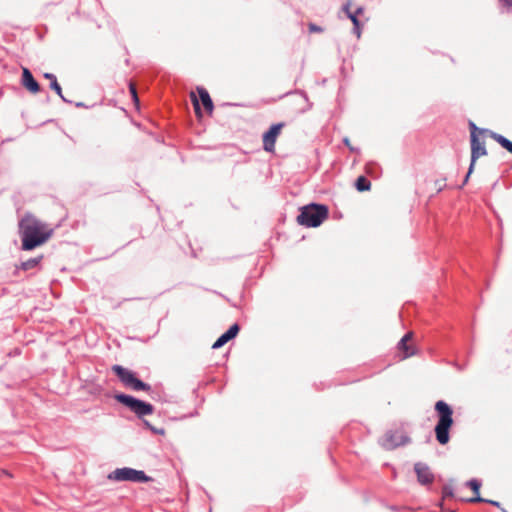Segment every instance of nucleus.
<instances>
[{"label": "nucleus", "instance_id": "nucleus-8", "mask_svg": "<svg viewBox=\"0 0 512 512\" xmlns=\"http://www.w3.org/2000/svg\"><path fill=\"white\" fill-rule=\"evenodd\" d=\"M408 442V437L404 435L402 432H389L387 433L382 441L381 444L386 449H394L400 445H404Z\"/></svg>", "mask_w": 512, "mask_h": 512}, {"label": "nucleus", "instance_id": "nucleus-16", "mask_svg": "<svg viewBox=\"0 0 512 512\" xmlns=\"http://www.w3.org/2000/svg\"><path fill=\"white\" fill-rule=\"evenodd\" d=\"M467 486H469L472 489V491L475 493V497L471 498L469 501H471V502L486 501V499L481 498L479 495L481 483L478 480L472 479V480L468 481Z\"/></svg>", "mask_w": 512, "mask_h": 512}, {"label": "nucleus", "instance_id": "nucleus-7", "mask_svg": "<svg viewBox=\"0 0 512 512\" xmlns=\"http://www.w3.org/2000/svg\"><path fill=\"white\" fill-rule=\"evenodd\" d=\"M113 371L116 375L121 379V381L128 387L134 390H147L149 386L137 379L135 375L128 369L123 368L122 366L115 365L113 366Z\"/></svg>", "mask_w": 512, "mask_h": 512}, {"label": "nucleus", "instance_id": "nucleus-5", "mask_svg": "<svg viewBox=\"0 0 512 512\" xmlns=\"http://www.w3.org/2000/svg\"><path fill=\"white\" fill-rule=\"evenodd\" d=\"M115 398L120 403L129 407L138 416L149 415L153 412V407L151 404L146 403L141 400H138L132 396L125 395V394H118L115 396Z\"/></svg>", "mask_w": 512, "mask_h": 512}, {"label": "nucleus", "instance_id": "nucleus-6", "mask_svg": "<svg viewBox=\"0 0 512 512\" xmlns=\"http://www.w3.org/2000/svg\"><path fill=\"white\" fill-rule=\"evenodd\" d=\"M471 128V163L465 178V182L468 180L469 176L473 172L476 160L479 157L486 155L487 153L484 143L481 142L476 135V126L473 123H471Z\"/></svg>", "mask_w": 512, "mask_h": 512}, {"label": "nucleus", "instance_id": "nucleus-20", "mask_svg": "<svg viewBox=\"0 0 512 512\" xmlns=\"http://www.w3.org/2000/svg\"><path fill=\"white\" fill-rule=\"evenodd\" d=\"M38 262H39L38 259H30V260L22 263V268L24 270L31 269V268L35 267L38 264Z\"/></svg>", "mask_w": 512, "mask_h": 512}, {"label": "nucleus", "instance_id": "nucleus-13", "mask_svg": "<svg viewBox=\"0 0 512 512\" xmlns=\"http://www.w3.org/2000/svg\"><path fill=\"white\" fill-rule=\"evenodd\" d=\"M412 339V333H407L399 342L398 348L403 354V358H408L415 354L414 347L408 345V341Z\"/></svg>", "mask_w": 512, "mask_h": 512}, {"label": "nucleus", "instance_id": "nucleus-21", "mask_svg": "<svg viewBox=\"0 0 512 512\" xmlns=\"http://www.w3.org/2000/svg\"><path fill=\"white\" fill-rule=\"evenodd\" d=\"M191 100L193 102V105H194V108H195V112L198 116H200L201 114V110H200V105H199V101L195 95V93H191Z\"/></svg>", "mask_w": 512, "mask_h": 512}, {"label": "nucleus", "instance_id": "nucleus-18", "mask_svg": "<svg viewBox=\"0 0 512 512\" xmlns=\"http://www.w3.org/2000/svg\"><path fill=\"white\" fill-rule=\"evenodd\" d=\"M44 77L50 81L51 89H53L64 101H66L62 94V89L57 81L56 76L52 73H45Z\"/></svg>", "mask_w": 512, "mask_h": 512}, {"label": "nucleus", "instance_id": "nucleus-27", "mask_svg": "<svg viewBox=\"0 0 512 512\" xmlns=\"http://www.w3.org/2000/svg\"><path fill=\"white\" fill-rule=\"evenodd\" d=\"M485 502L490 503V504H492V505H494V506H499V502H496V501H492V500H487V499H486V501H485Z\"/></svg>", "mask_w": 512, "mask_h": 512}, {"label": "nucleus", "instance_id": "nucleus-23", "mask_svg": "<svg viewBox=\"0 0 512 512\" xmlns=\"http://www.w3.org/2000/svg\"><path fill=\"white\" fill-rule=\"evenodd\" d=\"M444 497H451L453 495L452 489L446 486L443 490Z\"/></svg>", "mask_w": 512, "mask_h": 512}, {"label": "nucleus", "instance_id": "nucleus-1", "mask_svg": "<svg viewBox=\"0 0 512 512\" xmlns=\"http://www.w3.org/2000/svg\"><path fill=\"white\" fill-rule=\"evenodd\" d=\"M22 248L32 250L45 243L52 235V229L32 215L25 216L19 223Z\"/></svg>", "mask_w": 512, "mask_h": 512}, {"label": "nucleus", "instance_id": "nucleus-22", "mask_svg": "<svg viewBox=\"0 0 512 512\" xmlns=\"http://www.w3.org/2000/svg\"><path fill=\"white\" fill-rule=\"evenodd\" d=\"M130 92H131V95H132L134 101L137 102L138 97H137L136 89L133 84H130Z\"/></svg>", "mask_w": 512, "mask_h": 512}, {"label": "nucleus", "instance_id": "nucleus-11", "mask_svg": "<svg viewBox=\"0 0 512 512\" xmlns=\"http://www.w3.org/2000/svg\"><path fill=\"white\" fill-rule=\"evenodd\" d=\"M239 332L237 324L232 325L224 334H222L212 345L213 349H218L226 344L229 340L233 339Z\"/></svg>", "mask_w": 512, "mask_h": 512}, {"label": "nucleus", "instance_id": "nucleus-25", "mask_svg": "<svg viewBox=\"0 0 512 512\" xmlns=\"http://www.w3.org/2000/svg\"><path fill=\"white\" fill-rule=\"evenodd\" d=\"M344 143L350 148L351 151H354V148L350 146V142L348 138L344 139Z\"/></svg>", "mask_w": 512, "mask_h": 512}, {"label": "nucleus", "instance_id": "nucleus-12", "mask_svg": "<svg viewBox=\"0 0 512 512\" xmlns=\"http://www.w3.org/2000/svg\"><path fill=\"white\" fill-rule=\"evenodd\" d=\"M22 84L32 93H37L40 89L39 84L33 78V75L28 68H23L22 71Z\"/></svg>", "mask_w": 512, "mask_h": 512}, {"label": "nucleus", "instance_id": "nucleus-24", "mask_svg": "<svg viewBox=\"0 0 512 512\" xmlns=\"http://www.w3.org/2000/svg\"><path fill=\"white\" fill-rule=\"evenodd\" d=\"M309 30L311 32H321L322 31V29L320 27H318L317 25H315V24H310L309 25Z\"/></svg>", "mask_w": 512, "mask_h": 512}, {"label": "nucleus", "instance_id": "nucleus-2", "mask_svg": "<svg viewBox=\"0 0 512 512\" xmlns=\"http://www.w3.org/2000/svg\"><path fill=\"white\" fill-rule=\"evenodd\" d=\"M435 410L439 415V420L435 427L436 438L440 444L444 445L449 441V429L453 424V412L450 406L442 400L436 402Z\"/></svg>", "mask_w": 512, "mask_h": 512}, {"label": "nucleus", "instance_id": "nucleus-15", "mask_svg": "<svg viewBox=\"0 0 512 512\" xmlns=\"http://www.w3.org/2000/svg\"><path fill=\"white\" fill-rule=\"evenodd\" d=\"M197 91H198L199 97L201 99V102H202L204 108L209 113H211L213 110V103L209 96V93L204 88H201V87L197 88Z\"/></svg>", "mask_w": 512, "mask_h": 512}, {"label": "nucleus", "instance_id": "nucleus-10", "mask_svg": "<svg viewBox=\"0 0 512 512\" xmlns=\"http://www.w3.org/2000/svg\"><path fill=\"white\" fill-rule=\"evenodd\" d=\"M418 481L421 484H429L433 481V474L430 468L424 463H416L414 466Z\"/></svg>", "mask_w": 512, "mask_h": 512}, {"label": "nucleus", "instance_id": "nucleus-19", "mask_svg": "<svg viewBox=\"0 0 512 512\" xmlns=\"http://www.w3.org/2000/svg\"><path fill=\"white\" fill-rule=\"evenodd\" d=\"M356 188L358 191H367L370 189V182L363 176L356 180Z\"/></svg>", "mask_w": 512, "mask_h": 512}, {"label": "nucleus", "instance_id": "nucleus-26", "mask_svg": "<svg viewBox=\"0 0 512 512\" xmlns=\"http://www.w3.org/2000/svg\"><path fill=\"white\" fill-rule=\"evenodd\" d=\"M500 1L503 2L507 6H512V0H500Z\"/></svg>", "mask_w": 512, "mask_h": 512}, {"label": "nucleus", "instance_id": "nucleus-3", "mask_svg": "<svg viewBox=\"0 0 512 512\" xmlns=\"http://www.w3.org/2000/svg\"><path fill=\"white\" fill-rule=\"evenodd\" d=\"M327 214L325 206L311 204L302 208L297 221L306 227H317L327 218Z\"/></svg>", "mask_w": 512, "mask_h": 512}, {"label": "nucleus", "instance_id": "nucleus-14", "mask_svg": "<svg viewBox=\"0 0 512 512\" xmlns=\"http://www.w3.org/2000/svg\"><path fill=\"white\" fill-rule=\"evenodd\" d=\"M349 9H350V3H347L344 6V11L346 12L347 16L350 18V20L354 24V32L357 35V37L359 38L361 32H360V24H359L358 16L363 12V9L358 8L356 10V12H354V13L351 12Z\"/></svg>", "mask_w": 512, "mask_h": 512}, {"label": "nucleus", "instance_id": "nucleus-9", "mask_svg": "<svg viewBox=\"0 0 512 512\" xmlns=\"http://www.w3.org/2000/svg\"><path fill=\"white\" fill-rule=\"evenodd\" d=\"M282 124H275L271 126V128L264 134L263 136V144L264 149L268 152H272L274 150V145L278 135L281 132Z\"/></svg>", "mask_w": 512, "mask_h": 512}, {"label": "nucleus", "instance_id": "nucleus-4", "mask_svg": "<svg viewBox=\"0 0 512 512\" xmlns=\"http://www.w3.org/2000/svg\"><path fill=\"white\" fill-rule=\"evenodd\" d=\"M108 478L119 482L130 481L137 483L148 482L151 480V478L147 476L144 471L129 467L118 468L114 470L111 474H109Z\"/></svg>", "mask_w": 512, "mask_h": 512}, {"label": "nucleus", "instance_id": "nucleus-17", "mask_svg": "<svg viewBox=\"0 0 512 512\" xmlns=\"http://www.w3.org/2000/svg\"><path fill=\"white\" fill-rule=\"evenodd\" d=\"M490 137L512 154V142L510 140L495 132H490Z\"/></svg>", "mask_w": 512, "mask_h": 512}]
</instances>
